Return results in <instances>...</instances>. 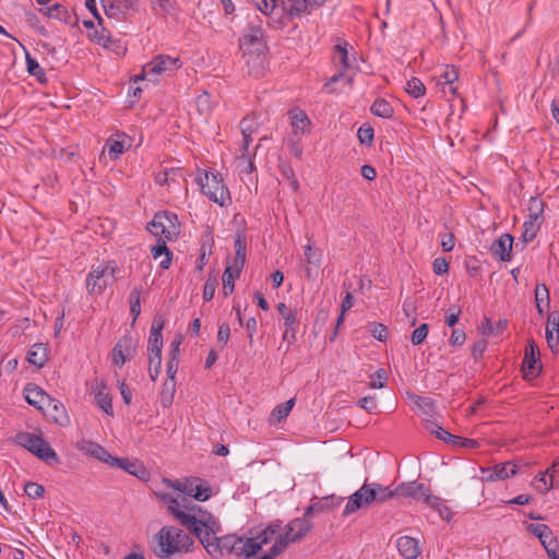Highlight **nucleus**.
<instances>
[{"label":"nucleus","instance_id":"79ce46f5","mask_svg":"<svg viewBox=\"0 0 559 559\" xmlns=\"http://www.w3.org/2000/svg\"><path fill=\"white\" fill-rule=\"evenodd\" d=\"M459 79V69L454 66H447L443 73L440 75V83L449 84L452 94L456 93V87L452 84Z\"/></svg>","mask_w":559,"mask_h":559},{"label":"nucleus","instance_id":"f8f14e48","mask_svg":"<svg viewBox=\"0 0 559 559\" xmlns=\"http://www.w3.org/2000/svg\"><path fill=\"white\" fill-rule=\"evenodd\" d=\"M374 503V492L369 489V485L365 483L357 491L349 498L344 508L343 515H349L360 509H366Z\"/></svg>","mask_w":559,"mask_h":559},{"label":"nucleus","instance_id":"c03bdc74","mask_svg":"<svg viewBox=\"0 0 559 559\" xmlns=\"http://www.w3.org/2000/svg\"><path fill=\"white\" fill-rule=\"evenodd\" d=\"M346 43L337 44L334 46V61L342 66V70L349 68L348 52L346 49Z\"/></svg>","mask_w":559,"mask_h":559},{"label":"nucleus","instance_id":"dca6fc26","mask_svg":"<svg viewBox=\"0 0 559 559\" xmlns=\"http://www.w3.org/2000/svg\"><path fill=\"white\" fill-rule=\"evenodd\" d=\"M78 449L110 466L120 463L119 457L112 456L105 448L96 442L82 440L78 442Z\"/></svg>","mask_w":559,"mask_h":559},{"label":"nucleus","instance_id":"2f4dec72","mask_svg":"<svg viewBox=\"0 0 559 559\" xmlns=\"http://www.w3.org/2000/svg\"><path fill=\"white\" fill-rule=\"evenodd\" d=\"M27 360L36 367H43L48 360V349L43 343L34 344L27 353Z\"/></svg>","mask_w":559,"mask_h":559},{"label":"nucleus","instance_id":"ea45409f","mask_svg":"<svg viewBox=\"0 0 559 559\" xmlns=\"http://www.w3.org/2000/svg\"><path fill=\"white\" fill-rule=\"evenodd\" d=\"M177 177H183L180 168H165L164 171L156 175L155 181L160 186L170 185V182H175L177 180Z\"/></svg>","mask_w":559,"mask_h":559},{"label":"nucleus","instance_id":"13d9d810","mask_svg":"<svg viewBox=\"0 0 559 559\" xmlns=\"http://www.w3.org/2000/svg\"><path fill=\"white\" fill-rule=\"evenodd\" d=\"M255 8L264 14H270L277 5V0H252Z\"/></svg>","mask_w":559,"mask_h":559},{"label":"nucleus","instance_id":"6ab92c4d","mask_svg":"<svg viewBox=\"0 0 559 559\" xmlns=\"http://www.w3.org/2000/svg\"><path fill=\"white\" fill-rule=\"evenodd\" d=\"M311 528L312 523L310 520L306 518H298L287 524L285 535L294 543L306 536Z\"/></svg>","mask_w":559,"mask_h":559},{"label":"nucleus","instance_id":"5fc2aeb1","mask_svg":"<svg viewBox=\"0 0 559 559\" xmlns=\"http://www.w3.org/2000/svg\"><path fill=\"white\" fill-rule=\"evenodd\" d=\"M24 491L29 498L35 499L44 495L45 488L37 483L28 481L24 486Z\"/></svg>","mask_w":559,"mask_h":559},{"label":"nucleus","instance_id":"bf43d9fd","mask_svg":"<svg viewBox=\"0 0 559 559\" xmlns=\"http://www.w3.org/2000/svg\"><path fill=\"white\" fill-rule=\"evenodd\" d=\"M216 286H217V278L215 276L209 277L204 284V289H203L204 301H210L214 297Z\"/></svg>","mask_w":559,"mask_h":559},{"label":"nucleus","instance_id":"9b49d317","mask_svg":"<svg viewBox=\"0 0 559 559\" xmlns=\"http://www.w3.org/2000/svg\"><path fill=\"white\" fill-rule=\"evenodd\" d=\"M374 503V492L369 489V485L365 483L357 491L349 498L344 508L343 515H349L360 509H366Z\"/></svg>","mask_w":559,"mask_h":559},{"label":"nucleus","instance_id":"c85d7f7f","mask_svg":"<svg viewBox=\"0 0 559 559\" xmlns=\"http://www.w3.org/2000/svg\"><path fill=\"white\" fill-rule=\"evenodd\" d=\"M168 512L185 527L186 525H192L195 522L194 515L191 513H187L181 509V502L178 498L170 501L167 506Z\"/></svg>","mask_w":559,"mask_h":559},{"label":"nucleus","instance_id":"69168bd1","mask_svg":"<svg viewBox=\"0 0 559 559\" xmlns=\"http://www.w3.org/2000/svg\"><path fill=\"white\" fill-rule=\"evenodd\" d=\"M154 10L159 9L164 14L171 12L174 4L173 0H151Z\"/></svg>","mask_w":559,"mask_h":559},{"label":"nucleus","instance_id":"6e6d98bb","mask_svg":"<svg viewBox=\"0 0 559 559\" xmlns=\"http://www.w3.org/2000/svg\"><path fill=\"white\" fill-rule=\"evenodd\" d=\"M358 140L361 144L371 145L373 140V129L370 126H361L357 132Z\"/></svg>","mask_w":559,"mask_h":559},{"label":"nucleus","instance_id":"4be33fe9","mask_svg":"<svg viewBox=\"0 0 559 559\" xmlns=\"http://www.w3.org/2000/svg\"><path fill=\"white\" fill-rule=\"evenodd\" d=\"M530 531L538 537L539 542L544 546L546 552L548 549L558 548L557 538L554 536L551 530L545 524H535L530 525Z\"/></svg>","mask_w":559,"mask_h":559},{"label":"nucleus","instance_id":"0eeeda50","mask_svg":"<svg viewBox=\"0 0 559 559\" xmlns=\"http://www.w3.org/2000/svg\"><path fill=\"white\" fill-rule=\"evenodd\" d=\"M240 45L246 46L250 52L261 53L265 49V36L262 20L259 15L250 17L243 36L240 39Z\"/></svg>","mask_w":559,"mask_h":559},{"label":"nucleus","instance_id":"393cba45","mask_svg":"<svg viewBox=\"0 0 559 559\" xmlns=\"http://www.w3.org/2000/svg\"><path fill=\"white\" fill-rule=\"evenodd\" d=\"M546 341L548 346L552 349L559 342V312H550L547 317L546 325Z\"/></svg>","mask_w":559,"mask_h":559},{"label":"nucleus","instance_id":"5701e85b","mask_svg":"<svg viewBox=\"0 0 559 559\" xmlns=\"http://www.w3.org/2000/svg\"><path fill=\"white\" fill-rule=\"evenodd\" d=\"M397 549L405 559H416L420 555L418 542L409 536H402L396 543Z\"/></svg>","mask_w":559,"mask_h":559},{"label":"nucleus","instance_id":"a878e982","mask_svg":"<svg viewBox=\"0 0 559 559\" xmlns=\"http://www.w3.org/2000/svg\"><path fill=\"white\" fill-rule=\"evenodd\" d=\"M246 235L243 231L238 230L235 236V260L231 266L235 267L236 272H241L245 263H246Z\"/></svg>","mask_w":559,"mask_h":559},{"label":"nucleus","instance_id":"ddd939ff","mask_svg":"<svg viewBox=\"0 0 559 559\" xmlns=\"http://www.w3.org/2000/svg\"><path fill=\"white\" fill-rule=\"evenodd\" d=\"M374 503V492L369 489V485L365 483L357 491L349 498L344 508L343 515H349L360 509H366Z\"/></svg>","mask_w":559,"mask_h":559},{"label":"nucleus","instance_id":"a18cd8bd","mask_svg":"<svg viewBox=\"0 0 559 559\" xmlns=\"http://www.w3.org/2000/svg\"><path fill=\"white\" fill-rule=\"evenodd\" d=\"M406 92L415 97V98H418L420 96H424L425 93H426V87L424 85V83L417 79V78H412L407 84H406Z\"/></svg>","mask_w":559,"mask_h":559},{"label":"nucleus","instance_id":"39448f33","mask_svg":"<svg viewBox=\"0 0 559 559\" xmlns=\"http://www.w3.org/2000/svg\"><path fill=\"white\" fill-rule=\"evenodd\" d=\"M116 270L117 267L114 262L100 263L96 266L93 265L86 278V289L88 294L102 293L110 285L114 282Z\"/></svg>","mask_w":559,"mask_h":559},{"label":"nucleus","instance_id":"3c124183","mask_svg":"<svg viewBox=\"0 0 559 559\" xmlns=\"http://www.w3.org/2000/svg\"><path fill=\"white\" fill-rule=\"evenodd\" d=\"M259 127V122L254 117H246L240 122V129L242 136H248V134H253Z\"/></svg>","mask_w":559,"mask_h":559},{"label":"nucleus","instance_id":"0e129e2a","mask_svg":"<svg viewBox=\"0 0 559 559\" xmlns=\"http://www.w3.org/2000/svg\"><path fill=\"white\" fill-rule=\"evenodd\" d=\"M204 548L214 559H221L223 557V550L218 538L212 543H207Z\"/></svg>","mask_w":559,"mask_h":559},{"label":"nucleus","instance_id":"09e8293b","mask_svg":"<svg viewBox=\"0 0 559 559\" xmlns=\"http://www.w3.org/2000/svg\"><path fill=\"white\" fill-rule=\"evenodd\" d=\"M305 260L308 265H314L319 269L321 262V252L319 250L313 251L311 243L305 247Z\"/></svg>","mask_w":559,"mask_h":559},{"label":"nucleus","instance_id":"338daca9","mask_svg":"<svg viewBox=\"0 0 559 559\" xmlns=\"http://www.w3.org/2000/svg\"><path fill=\"white\" fill-rule=\"evenodd\" d=\"M102 4L108 17H115L118 13L121 12L120 4L110 2V0H102Z\"/></svg>","mask_w":559,"mask_h":559},{"label":"nucleus","instance_id":"37998d69","mask_svg":"<svg viewBox=\"0 0 559 559\" xmlns=\"http://www.w3.org/2000/svg\"><path fill=\"white\" fill-rule=\"evenodd\" d=\"M535 300L536 308L539 314L544 313L543 302L545 301V306H549V292L545 284L537 285L535 288Z\"/></svg>","mask_w":559,"mask_h":559},{"label":"nucleus","instance_id":"052dcab7","mask_svg":"<svg viewBox=\"0 0 559 559\" xmlns=\"http://www.w3.org/2000/svg\"><path fill=\"white\" fill-rule=\"evenodd\" d=\"M278 526H269L265 530H263L255 538L258 539L261 547L263 545H266L271 542L273 536L276 534Z\"/></svg>","mask_w":559,"mask_h":559},{"label":"nucleus","instance_id":"58836bf2","mask_svg":"<svg viewBox=\"0 0 559 559\" xmlns=\"http://www.w3.org/2000/svg\"><path fill=\"white\" fill-rule=\"evenodd\" d=\"M370 110L374 116L381 118H391L394 112L393 107L384 98L376 99L371 105Z\"/></svg>","mask_w":559,"mask_h":559},{"label":"nucleus","instance_id":"473e14b6","mask_svg":"<svg viewBox=\"0 0 559 559\" xmlns=\"http://www.w3.org/2000/svg\"><path fill=\"white\" fill-rule=\"evenodd\" d=\"M168 240L159 239L157 240L156 246H154L151 250L152 255L155 260H157L159 257L164 255V259L160 260L159 266L164 270H167L171 263L173 253L167 248L166 242Z\"/></svg>","mask_w":559,"mask_h":559},{"label":"nucleus","instance_id":"6e6552de","mask_svg":"<svg viewBox=\"0 0 559 559\" xmlns=\"http://www.w3.org/2000/svg\"><path fill=\"white\" fill-rule=\"evenodd\" d=\"M193 521L195 522L194 524L186 525L185 527L193 533L203 546L217 539L214 532L216 523L210 513L204 512L200 518L194 515Z\"/></svg>","mask_w":559,"mask_h":559},{"label":"nucleus","instance_id":"7c9ffc66","mask_svg":"<svg viewBox=\"0 0 559 559\" xmlns=\"http://www.w3.org/2000/svg\"><path fill=\"white\" fill-rule=\"evenodd\" d=\"M120 463H116L115 466H118L131 475H134L140 480L146 481L150 477V472L141 464L136 462H130L128 459H119Z\"/></svg>","mask_w":559,"mask_h":559},{"label":"nucleus","instance_id":"f03ea898","mask_svg":"<svg viewBox=\"0 0 559 559\" xmlns=\"http://www.w3.org/2000/svg\"><path fill=\"white\" fill-rule=\"evenodd\" d=\"M14 442L28 450L31 453L35 454L38 459L48 465L59 463V457L56 451L40 436L21 431L15 435Z\"/></svg>","mask_w":559,"mask_h":559},{"label":"nucleus","instance_id":"9d476101","mask_svg":"<svg viewBox=\"0 0 559 559\" xmlns=\"http://www.w3.org/2000/svg\"><path fill=\"white\" fill-rule=\"evenodd\" d=\"M397 496L423 499L427 506L439 504V497L431 495L429 488L417 481L401 483L397 486Z\"/></svg>","mask_w":559,"mask_h":559},{"label":"nucleus","instance_id":"2eb2a0df","mask_svg":"<svg viewBox=\"0 0 559 559\" xmlns=\"http://www.w3.org/2000/svg\"><path fill=\"white\" fill-rule=\"evenodd\" d=\"M182 493L194 498L198 501H205L212 495V489L206 483L198 477L187 478L182 483Z\"/></svg>","mask_w":559,"mask_h":559},{"label":"nucleus","instance_id":"e2e57ef3","mask_svg":"<svg viewBox=\"0 0 559 559\" xmlns=\"http://www.w3.org/2000/svg\"><path fill=\"white\" fill-rule=\"evenodd\" d=\"M549 471H546L544 473H540L538 476H536V481L539 483V485L536 486L537 490L542 493L547 492L554 487L552 480L550 479V483L548 484L546 480V477L548 475Z\"/></svg>","mask_w":559,"mask_h":559},{"label":"nucleus","instance_id":"f3484780","mask_svg":"<svg viewBox=\"0 0 559 559\" xmlns=\"http://www.w3.org/2000/svg\"><path fill=\"white\" fill-rule=\"evenodd\" d=\"M135 354V345L131 336L120 338L112 349V362L122 366Z\"/></svg>","mask_w":559,"mask_h":559},{"label":"nucleus","instance_id":"b1692460","mask_svg":"<svg viewBox=\"0 0 559 559\" xmlns=\"http://www.w3.org/2000/svg\"><path fill=\"white\" fill-rule=\"evenodd\" d=\"M325 1L326 0H289L287 11L290 15L300 16L304 13H310Z\"/></svg>","mask_w":559,"mask_h":559},{"label":"nucleus","instance_id":"423d86ee","mask_svg":"<svg viewBox=\"0 0 559 559\" xmlns=\"http://www.w3.org/2000/svg\"><path fill=\"white\" fill-rule=\"evenodd\" d=\"M198 182L201 190L209 199L221 206L230 201V195L227 188L224 186L223 180L218 174L205 173L204 178L199 177Z\"/></svg>","mask_w":559,"mask_h":559},{"label":"nucleus","instance_id":"774afa93","mask_svg":"<svg viewBox=\"0 0 559 559\" xmlns=\"http://www.w3.org/2000/svg\"><path fill=\"white\" fill-rule=\"evenodd\" d=\"M528 211L530 213H533V216H542L544 212V202L538 198H531Z\"/></svg>","mask_w":559,"mask_h":559},{"label":"nucleus","instance_id":"412c9836","mask_svg":"<svg viewBox=\"0 0 559 559\" xmlns=\"http://www.w3.org/2000/svg\"><path fill=\"white\" fill-rule=\"evenodd\" d=\"M24 396L29 405L38 409H44L51 403L50 396L40 386H25Z\"/></svg>","mask_w":559,"mask_h":559},{"label":"nucleus","instance_id":"bb28decb","mask_svg":"<svg viewBox=\"0 0 559 559\" xmlns=\"http://www.w3.org/2000/svg\"><path fill=\"white\" fill-rule=\"evenodd\" d=\"M405 395L409 399L421 412L425 417H433L436 414V406L433 400L430 397L419 396L409 390L405 391Z\"/></svg>","mask_w":559,"mask_h":559},{"label":"nucleus","instance_id":"680f3d73","mask_svg":"<svg viewBox=\"0 0 559 559\" xmlns=\"http://www.w3.org/2000/svg\"><path fill=\"white\" fill-rule=\"evenodd\" d=\"M548 56V70L552 76L559 74V53L551 56L548 49L544 51Z\"/></svg>","mask_w":559,"mask_h":559},{"label":"nucleus","instance_id":"4468645a","mask_svg":"<svg viewBox=\"0 0 559 559\" xmlns=\"http://www.w3.org/2000/svg\"><path fill=\"white\" fill-rule=\"evenodd\" d=\"M539 361V349L538 346L531 342L525 349V357L523 360V377L526 381L533 380L540 370Z\"/></svg>","mask_w":559,"mask_h":559},{"label":"nucleus","instance_id":"7ed1b4c3","mask_svg":"<svg viewBox=\"0 0 559 559\" xmlns=\"http://www.w3.org/2000/svg\"><path fill=\"white\" fill-rule=\"evenodd\" d=\"M147 230L165 240H175L180 234V224L176 214L164 211L157 212L151 223H148Z\"/></svg>","mask_w":559,"mask_h":559},{"label":"nucleus","instance_id":"4d7b16f0","mask_svg":"<svg viewBox=\"0 0 559 559\" xmlns=\"http://www.w3.org/2000/svg\"><path fill=\"white\" fill-rule=\"evenodd\" d=\"M428 324L427 323H423L420 324L417 329H415L412 333V337H411V341L414 345H419L421 344L425 338L427 337V334H428Z\"/></svg>","mask_w":559,"mask_h":559},{"label":"nucleus","instance_id":"603ef678","mask_svg":"<svg viewBox=\"0 0 559 559\" xmlns=\"http://www.w3.org/2000/svg\"><path fill=\"white\" fill-rule=\"evenodd\" d=\"M292 543L289 538L284 534L280 535L275 538V542L273 546L271 547L270 551L277 557L281 555L288 546V544Z\"/></svg>","mask_w":559,"mask_h":559},{"label":"nucleus","instance_id":"f257e3e1","mask_svg":"<svg viewBox=\"0 0 559 559\" xmlns=\"http://www.w3.org/2000/svg\"><path fill=\"white\" fill-rule=\"evenodd\" d=\"M193 545V539L181 528L165 525L153 536L151 548L159 559H170L175 555L191 551Z\"/></svg>","mask_w":559,"mask_h":559},{"label":"nucleus","instance_id":"aec40b11","mask_svg":"<svg viewBox=\"0 0 559 559\" xmlns=\"http://www.w3.org/2000/svg\"><path fill=\"white\" fill-rule=\"evenodd\" d=\"M513 237L510 234L501 235L490 247L492 254L501 261H510L512 258Z\"/></svg>","mask_w":559,"mask_h":559},{"label":"nucleus","instance_id":"cd10ccee","mask_svg":"<svg viewBox=\"0 0 559 559\" xmlns=\"http://www.w3.org/2000/svg\"><path fill=\"white\" fill-rule=\"evenodd\" d=\"M379 402L382 404L385 403L388 408H394V402L392 397H389L388 401H385L381 394L376 392L362 396L358 404L365 411L372 413L377 409Z\"/></svg>","mask_w":559,"mask_h":559},{"label":"nucleus","instance_id":"72a5a7b5","mask_svg":"<svg viewBox=\"0 0 559 559\" xmlns=\"http://www.w3.org/2000/svg\"><path fill=\"white\" fill-rule=\"evenodd\" d=\"M238 545H239V547H236L237 556H245L246 558L252 557L262 548L255 537H251V538L239 537Z\"/></svg>","mask_w":559,"mask_h":559},{"label":"nucleus","instance_id":"8fccbe9b","mask_svg":"<svg viewBox=\"0 0 559 559\" xmlns=\"http://www.w3.org/2000/svg\"><path fill=\"white\" fill-rule=\"evenodd\" d=\"M369 333L380 342H384L388 338V328L382 323H370L368 325Z\"/></svg>","mask_w":559,"mask_h":559},{"label":"nucleus","instance_id":"c756f323","mask_svg":"<svg viewBox=\"0 0 559 559\" xmlns=\"http://www.w3.org/2000/svg\"><path fill=\"white\" fill-rule=\"evenodd\" d=\"M92 394L94 395L95 402L97 406L103 409L107 415L112 416L114 409H112V397L111 394L108 391V386H97V390L93 391Z\"/></svg>","mask_w":559,"mask_h":559},{"label":"nucleus","instance_id":"1a4fd4ad","mask_svg":"<svg viewBox=\"0 0 559 559\" xmlns=\"http://www.w3.org/2000/svg\"><path fill=\"white\" fill-rule=\"evenodd\" d=\"M181 66L182 62L179 58L159 55L143 67L142 74L135 76L134 81L138 82L139 80H144L145 75H148L151 73L160 75L166 72L177 70L181 68Z\"/></svg>","mask_w":559,"mask_h":559},{"label":"nucleus","instance_id":"c9c22d12","mask_svg":"<svg viewBox=\"0 0 559 559\" xmlns=\"http://www.w3.org/2000/svg\"><path fill=\"white\" fill-rule=\"evenodd\" d=\"M46 14L49 17L57 19L63 21L67 24H71L72 22H76V19L72 20V16L69 10L62 4H53L46 10Z\"/></svg>","mask_w":559,"mask_h":559},{"label":"nucleus","instance_id":"f704fd0d","mask_svg":"<svg viewBox=\"0 0 559 559\" xmlns=\"http://www.w3.org/2000/svg\"><path fill=\"white\" fill-rule=\"evenodd\" d=\"M368 485L369 489L374 492V502L377 503H383L397 496V487L392 490L389 487H384L378 483H371Z\"/></svg>","mask_w":559,"mask_h":559},{"label":"nucleus","instance_id":"e433bc0d","mask_svg":"<svg viewBox=\"0 0 559 559\" xmlns=\"http://www.w3.org/2000/svg\"><path fill=\"white\" fill-rule=\"evenodd\" d=\"M294 405H295V399H290V400L286 401L285 403L277 405L271 413L270 423L277 424L282 419L286 418Z\"/></svg>","mask_w":559,"mask_h":559},{"label":"nucleus","instance_id":"a211bd4d","mask_svg":"<svg viewBox=\"0 0 559 559\" xmlns=\"http://www.w3.org/2000/svg\"><path fill=\"white\" fill-rule=\"evenodd\" d=\"M481 473L483 481H495L498 479H506L510 476L516 475L518 469L512 462H504L501 464H497L493 467L481 468Z\"/></svg>","mask_w":559,"mask_h":559},{"label":"nucleus","instance_id":"49530a36","mask_svg":"<svg viewBox=\"0 0 559 559\" xmlns=\"http://www.w3.org/2000/svg\"><path fill=\"white\" fill-rule=\"evenodd\" d=\"M26 66H27V71L29 72V74H32L33 76H36L38 79V81H40V82L46 81L45 72H44L43 68L39 66V63L35 59L31 58L29 55H26Z\"/></svg>","mask_w":559,"mask_h":559},{"label":"nucleus","instance_id":"4c0bfd02","mask_svg":"<svg viewBox=\"0 0 559 559\" xmlns=\"http://www.w3.org/2000/svg\"><path fill=\"white\" fill-rule=\"evenodd\" d=\"M240 272H236L234 266L227 265L223 274V293L230 295L235 289V278L239 277Z\"/></svg>","mask_w":559,"mask_h":559},{"label":"nucleus","instance_id":"20e7f679","mask_svg":"<svg viewBox=\"0 0 559 559\" xmlns=\"http://www.w3.org/2000/svg\"><path fill=\"white\" fill-rule=\"evenodd\" d=\"M164 328V321L162 319H154L151 333L148 337V371L152 381H156V378L159 373L160 362H162V348H163V336L162 330Z\"/></svg>","mask_w":559,"mask_h":559},{"label":"nucleus","instance_id":"de8ad7c7","mask_svg":"<svg viewBox=\"0 0 559 559\" xmlns=\"http://www.w3.org/2000/svg\"><path fill=\"white\" fill-rule=\"evenodd\" d=\"M540 223H533V222H525L523 225V233H522V240L523 242L527 243L532 241L538 230H539Z\"/></svg>","mask_w":559,"mask_h":559},{"label":"nucleus","instance_id":"a19ab883","mask_svg":"<svg viewBox=\"0 0 559 559\" xmlns=\"http://www.w3.org/2000/svg\"><path fill=\"white\" fill-rule=\"evenodd\" d=\"M277 310L282 318L284 319L285 331L283 337L285 340H288V328H292L293 325L296 324V314L293 310L288 309L287 306L283 302L277 305Z\"/></svg>","mask_w":559,"mask_h":559},{"label":"nucleus","instance_id":"864d4df0","mask_svg":"<svg viewBox=\"0 0 559 559\" xmlns=\"http://www.w3.org/2000/svg\"><path fill=\"white\" fill-rule=\"evenodd\" d=\"M238 538L239 537L235 536H225L223 538H218L222 546V550H226V552L228 554L234 552L235 555H237L236 547H239Z\"/></svg>","mask_w":559,"mask_h":559}]
</instances>
